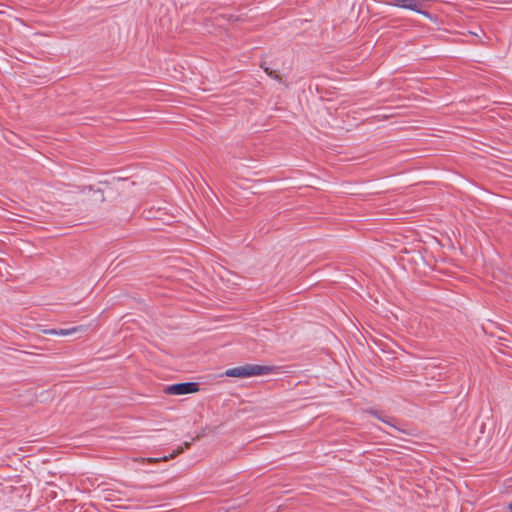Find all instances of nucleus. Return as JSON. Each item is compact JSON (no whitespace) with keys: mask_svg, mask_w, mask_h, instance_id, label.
Masks as SVG:
<instances>
[{"mask_svg":"<svg viewBox=\"0 0 512 512\" xmlns=\"http://www.w3.org/2000/svg\"><path fill=\"white\" fill-rule=\"evenodd\" d=\"M189 446H190V442H185L184 446L178 447L176 450L173 451L172 454H170L169 456L163 457L162 460L167 461L169 459L175 458L177 455L181 454L184 451V448H188Z\"/></svg>","mask_w":512,"mask_h":512,"instance_id":"39448f33","label":"nucleus"},{"mask_svg":"<svg viewBox=\"0 0 512 512\" xmlns=\"http://www.w3.org/2000/svg\"><path fill=\"white\" fill-rule=\"evenodd\" d=\"M370 414H372L373 416L377 417L378 419L382 420L383 422L387 423L386 420H384L383 418H381V416L376 412V411H373V410H369L368 411Z\"/></svg>","mask_w":512,"mask_h":512,"instance_id":"6e6552de","label":"nucleus"},{"mask_svg":"<svg viewBox=\"0 0 512 512\" xmlns=\"http://www.w3.org/2000/svg\"><path fill=\"white\" fill-rule=\"evenodd\" d=\"M83 331H85V326H77V327H72L69 329H59L57 331V335L67 336V335H70V334H73L76 332H83Z\"/></svg>","mask_w":512,"mask_h":512,"instance_id":"20e7f679","label":"nucleus"},{"mask_svg":"<svg viewBox=\"0 0 512 512\" xmlns=\"http://www.w3.org/2000/svg\"><path fill=\"white\" fill-rule=\"evenodd\" d=\"M269 371L270 368L267 366L245 365L228 369L226 370L225 375L228 377L248 378L252 376L267 374Z\"/></svg>","mask_w":512,"mask_h":512,"instance_id":"f03ea898","label":"nucleus"},{"mask_svg":"<svg viewBox=\"0 0 512 512\" xmlns=\"http://www.w3.org/2000/svg\"><path fill=\"white\" fill-rule=\"evenodd\" d=\"M148 461L152 463V462H157V461H159V459L149 458V459H148Z\"/></svg>","mask_w":512,"mask_h":512,"instance_id":"9d476101","label":"nucleus"},{"mask_svg":"<svg viewBox=\"0 0 512 512\" xmlns=\"http://www.w3.org/2000/svg\"><path fill=\"white\" fill-rule=\"evenodd\" d=\"M262 68L264 69L265 73H266L269 77H271V78H273V79H275V80H277V81H279V82H282V78H281L280 74H279L277 71L272 70V69H270L269 67H264V66H262Z\"/></svg>","mask_w":512,"mask_h":512,"instance_id":"0eeeda50","label":"nucleus"},{"mask_svg":"<svg viewBox=\"0 0 512 512\" xmlns=\"http://www.w3.org/2000/svg\"><path fill=\"white\" fill-rule=\"evenodd\" d=\"M57 331L56 329H50V330H44V333L45 334H49V335H57Z\"/></svg>","mask_w":512,"mask_h":512,"instance_id":"1a4fd4ad","label":"nucleus"},{"mask_svg":"<svg viewBox=\"0 0 512 512\" xmlns=\"http://www.w3.org/2000/svg\"><path fill=\"white\" fill-rule=\"evenodd\" d=\"M189 446H190V442H185L184 446L178 447L176 450L173 451L172 454H170L169 456L163 457L162 460L167 461L169 459L175 458L177 455L181 454L184 451V448H188Z\"/></svg>","mask_w":512,"mask_h":512,"instance_id":"423d86ee","label":"nucleus"},{"mask_svg":"<svg viewBox=\"0 0 512 512\" xmlns=\"http://www.w3.org/2000/svg\"><path fill=\"white\" fill-rule=\"evenodd\" d=\"M199 390L198 384L194 382L179 383L167 386L165 393L170 395H185L195 393Z\"/></svg>","mask_w":512,"mask_h":512,"instance_id":"7ed1b4c3","label":"nucleus"},{"mask_svg":"<svg viewBox=\"0 0 512 512\" xmlns=\"http://www.w3.org/2000/svg\"><path fill=\"white\" fill-rule=\"evenodd\" d=\"M427 1L428 0H386L385 3L389 6H395L414 11L416 13L422 14L431 21H435L436 18L424 10Z\"/></svg>","mask_w":512,"mask_h":512,"instance_id":"f257e3e1","label":"nucleus"},{"mask_svg":"<svg viewBox=\"0 0 512 512\" xmlns=\"http://www.w3.org/2000/svg\"><path fill=\"white\" fill-rule=\"evenodd\" d=\"M508 509L512 512V502L508 505Z\"/></svg>","mask_w":512,"mask_h":512,"instance_id":"9b49d317","label":"nucleus"}]
</instances>
